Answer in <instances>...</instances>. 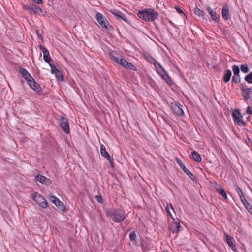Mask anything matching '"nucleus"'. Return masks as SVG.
<instances>
[{
  "instance_id": "aec40b11",
  "label": "nucleus",
  "mask_w": 252,
  "mask_h": 252,
  "mask_svg": "<svg viewBox=\"0 0 252 252\" xmlns=\"http://www.w3.org/2000/svg\"><path fill=\"white\" fill-rule=\"evenodd\" d=\"M100 154L101 155L104 157L106 159V158H109V157L110 156L109 154V153H108V152H107L106 151V149H105V147L104 145L103 144H101L100 145Z\"/></svg>"
},
{
  "instance_id": "f3484780",
  "label": "nucleus",
  "mask_w": 252,
  "mask_h": 252,
  "mask_svg": "<svg viewBox=\"0 0 252 252\" xmlns=\"http://www.w3.org/2000/svg\"><path fill=\"white\" fill-rule=\"evenodd\" d=\"M233 120L235 123H237L239 126H244L246 125L245 122L243 120L242 116L238 117H236L235 115H233Z\"/></svg>"
},
{
  "instance_id": "ea45409f",
  "label": "nucleus",
  "mask_w": 252,
  "mask_h": 252,
  "mask_svg": "<svg viewBox=\"0 0 252 252\" xmlns=\"http://www.w3.org/2000/svg\"><path fill=\"white\" fill-rule=\"evenodd\" d=\"M174 8L176 9V10L177 11V12L178 13L182 14L184 17H186V15H185V14L184 13L183 10L179 7L176 6L174 7Z\"/></svg>"
},
{
  "instance_id": "c756f323",
  "label": "nucleus",
  "mask_w": 252,
  "mask_h": 252,
  "mask_svg": "<svg viewBox=\"0 0 252 252\" xmlns=\"http://www.w3.org/2000/svg\"><path fill=\"white\" fill-rule=\"evenodd\" d=\"M232 68L233 71L234 75H240V68L238 66L233 65L232 67Z\"/></svg>"
},
{
  "instance_id": "473e14b6",
  "label": "nucleus",
  "mask_w": 252,
  "mask_h": 252,
  "mask_svg": "<svg viewBox=\"0 0 252 252\" xmlns=\"http://www.w3.org/2000/svg\"><path fill=\"white\" fill-rule=\"evenodd\" d=\"M241 81L240 75H234L232 77V82L236 84L239 83Z\"/></svg>"
},
{
  "instance_id": "39448f33",
  "label": "nucleus",
  "mask_w": 252,
  "mask_h": 252,
  "mask_svg": "<svg viewBox=\"0 0 252 252\" xmlns=\"http://www.w3.org/2000/svg\"><path fill=\"white\" fill-rule=\"evenodd\" d=\"M95 19L102 28L107 29L108 22L102 14L97 13L95 15Z\"/></svg>"
},
{
  "instance_id": "de8ad7c7",
  "label": "nucleus",
  "mask_w": 252,
  "mask_h": 252,
  "mask_svg": "<svg viewBox=\"0 0 252 252\" xmlns=\"http://www.w3.org/2000/svg\"><path fill=\"white\" fill-rule=\"evenodd\" d=\"M36 33L37 34V35L39 36V31L38 30H36Z\"/></svg>"
},
{
  "instance_id": "423d86ee",
  "label": "nucleus",
  "mask_w": 252,
  "mask_h": 252,
  "mask_svg": "<svg viewBox=\"0 0 252 252\" xmlns=\"http://www.w3.org/2000/svg\"><path fill=\"white\" fill-rule=\"evenodd\" d=\"M60 125L61 128L65 133L68 134L69 133V124L68 123V120L65 117L63 116L61 117Z\"/></svg>"
},
{
  "instance_id": "6e6552de",
  "label": "nucleus",
  "mask_w": 252,
  "mask_h": 252,
  "mask_svg": "<svg viewBox=\"0 0 252 252\" xmlns=\"http://www.w3.org/2000/svg\"><path fill=\"white\" fill-rule=\"evenodd\" d=\"M119 61L120 62H119L118 64L122 65L125 68L133 71L137 70L136 67L134 65L126 61L123 57H122L121 59Z\"/></svg>"
},
{
  "instance_id": "4c0bfd02",
  "label": "nucleus",
  "mask_w": 252,
  "mask_h": 252,
  "mask_svg": "<svg viewBox=\"0 0 252 252\" xmlns=\"http://www.w3.org/2000/svg\"><path fill=\"white\" fill-rule=\"evenodd\" d=\"M249 212L252 215V205L249 203H247V204L244 206Z\"/></svg>"
},
{
  "instance_id": "cd10ccee",
  "label": "nucleus",
  "mask_w": 252,
  "mask_h": 252,
  "mask_svg": "<svg viewBox=\"0 0 252 252\" xmlns=\"http://www.w3.org/2000/svg\"><path fill=\"white\" fill-rule=\"evenodd\" d=\"M170 209H171L172 210L173 209V207L172 206V205L171 204L167 203V205H166V207L165 208L166 211L168 213V214L170 215V217L172 219H173V216L171 211H170Z\"/></svg>"
},
{
  "instance_id": "0eeeda50",
  "label": "nucleus",
  "mask_w": 252,
  "mask_h": 252,
  "mask_svg": "<svg viewBox=\"0 0 252 252\" xmlns=\"http://www.w3.org/2000/svg\"><path fill=\"white\" fill-rule=\"evenodd\" d=\"M175 160L176 162L178 163L180 167L183 169V170L190 178V179L194 181L195 180V177L194 175L191 173L185 166L184 164L182 162L181 160L178 158H176Z\"/></svg>"
},
{
  "instance_id": "a19ab883",
  "label": "nucleus",
  "mask_w": 252,
  "mask_h": 252,
  "mask_svg": "<svg viewBox=\"0 0 252 252\" xmlns=\"http://www.w3.org/2000/svg\"><path fill=\"white\" fill-rule=\"evenodd\" d=\"M106 159L108 160V161H109V163H110V165L111 167L112 168H114V162H113V158H111V157L110 156V157H109V158H106Z\"/></svg>"
},
{
  "instance_id": "ddd939ff",
  "label": "nucleus",
  "mask_w": 252,
  "mask_h": 252,
  "mask_svg": "<svg viewBox=\"0 0 252 252\" xmlns=\"http://www.w3.org/2000/svg\"><path fill=\"white\" fill-rule=\"evenodd\" d=\"M221 14L222 18L225 20H227L231 18V16L229 13V10L228 5H225L223 6L222 8Z\"/></svg>"
},
{
  "instance_id": "f03ea898",
  "label": "nucleus",
  "mask_w": 252,
  "mask_h": 252,
  "mask_svg": "<svg viewBox=\"0 0 252 252\" xmlns=\"http://www.w3.org/2000/svg\"><path fill=\"white\" fill-rule=\"evenodd\" d=\"M138 16L146 21H153L158 17V13L152 9L139 11Z\"/></svg>"
},
{
  "instance_id": "5701e85b",
  "label": "nucleus",
  "mask_w": 252,
  "mask_h": 252,
  "mask_svg": "<svg viewBox=\"0 0 252 252\" xmlns=\"http://www.w3.org/2000/svg\"><path fill=\"white\" fill-rule=\"evenodd\" d=\"M50 200L56 206H60L63 204V203L58 198L54 196L50 197Z\"/></svg>"
},
{
  "instance_id": "4be33fe9",
  "label": "nucleus",
  "mask_w": 252,
  "mask_h": 252,
  "mask_svg": "<svg viewBox=\"0 0 252 252\" xmlns=\"http://www.w3.org/2000/svg\"><path fill=\"white\" fill-rule=\"evenodd\" d=\"M231 76H232V72L230 70V69H227L225 74H224V75L223 77V81L225 82V83H227L228 82L230 79H231Z\"/></svg>"
},
{
  "instance_id": "393cba45",
  "label": "nucleus",
  "mask_w": 252,
  "mask_h": 252,
  "mask_svg": "<svg viewBox=\"0 0 252 252\" xmlns=\"http://www.w3.org/2000/svg\"><path fill=\"white\" fill-rule=\"evenodd\" d=\"M31 8L32 9V12H33L35 14H40L42 13V9L38 5L33 4Z\"/></svg>"
},
{
  "instance_id": "2eb2a0df",
  "label": "nucleus",
  "mask_w": 252,
  "mask_h": 252,
  "mask_svg": "<svg viewBox=\"0 0 252 252\" xmlns=\"http://www.w3.org/2000/svg\"><path fill=\"white\" fill-rule=\"evenodd\" d=\"M109 55L110 59L118 64L122 57L121 55L114 51L110 52Z\"/></svg>"
},
{
  "instance_id": "1a4fd4ad",
  "label": "nucleus",
  "mask_w": 252,
  "mask_h": 252,
  "mask_svg": "<svg viewBox=\"0 0 252 252\" xmlns=\"http://www.w3.org/2000/svg\"><path fill=\"white\" fill-rule=\"evenodd\" d=\"M240 87L242 91V95L245 100L247 101L250 99V94H251L249 88L247 86L244 85L243 84L240 85Z\"/></svg>"
},
{
  "instance_id": "dca6fc26",
  "label": "nucleus",
  "mask_w": 252,
  "mask_h": 252,
  "mask_svg": "<svg viewBox=\"0 0 252 252\" xmlns=\"http://www.w3.org/2000/svg\"><path fill=\"white\" fill-rule=\"evenodd\" d=\"M35 179L42 184L48 185L50 183V181L47 178L41 175H37L35 176Z\"/></svg>"
},
{
  "instance_id": "f8f14e48",
  "label": "nucleus",
  "mask_w": 252,
  "mask_h": 252,
  "mask_svg": "<svg viewBox=\"0 0 252 252\" xmlns=\"http://www.w3.org/2000/svg\"><path fill=\"white\" fill-rule=\"evenodd\" d=\"M206 10L211 16L212 20L216 22H218L220 19V16L217 14L216 11H214L210 6L206 7Z\"/></svg>"
},
{
  "instance_id": "f704fd0d",
  "label": "nucleus",
  "mask_w": 252,
  "mask_h": 252,
  "mask_svg": "<svg viewBox=\"0 0 252 252\" xmlns=\"http://www.w3.org/2000/svg\"><path fill=\"white\" fill-rule=\"evenodd\" d=\"M55 76L59 80H61V81H63V74L62 73V72L61 71H60L59 70L55 73Z\"/></svg>"
},
{
  "instance_id": "7ed1b4c3",
  "label": "nucleus",
  "mask_w": 252,
  "mask_h": 252,
  "mask_svg": "<svg viewBox=\"0 0 252 252\" xmlns=\"http://www.w3.org/2000/svg\"><path fill=\"white\" fill-rule=\"evenodd\" d=\"M152 63L156 68L158 73L164 79L168 84H170L172 81L169 76L166 73L165 70L161 65L154 59H152Z\"/></svg>"
},
{
  "instance_id": "c9c22d12",
  "label": "nucleus",
  "mask_w": 252,
  "mask_h": 252,
  "mask_svg": "<svg viewBox=\"0 0 252 252\" xmlns=\"http://www.w3.org/2000/svg\"><path fill=\"white\" fill-rule=\"evenodd\" d=\"M129 239L131 241H135L136 239V234L135 231H132L130 233Z\"/></svg>"
},
{
  "instance_id": "9b49d317",
  "label": "nucleus",
  "mask_w": 252,
  "mask_h": 252,
  "mask_svg": "<svg viewBox=\"0 0 252 252\" xmlns=\"http://www.w3.org/2000/svg\"><path fill=\"white\" fill-rule=\"evenodd\" d=\"M174 114L179 116H182L184 115L183 106L179 103H174Z\"/></svg>"
},
{
  "instance_id": "f257e3e1",
  "label": "nucleus",
  "mask_w": 252,
  "mask_h": 252,
  "mask_svg": "<svg viewBox=\"0 0 252 252\" xmlns=\"http://www.w3.org/2000/svg\"><path fill=\"white\" fill-rule=\"evenodd\" d=\"M106 214L117 223L121 222L126 218L125 211L120 209H107L106 211Z\"/></svg>"
},
{
  "instance_id": "a18cd8bd",
  "label": "nucleus",
  "mask_w": 252,
  "mask_h": 252,
  "mask_svg": "<svg viewBox=\"0 0 252 252\" xmlns=\"http://www.w3.org/2000/svg\"><path fill=\"white\" fill-rule=\"evenodd\" d=\"M246 113L248 114H252V108H251L250 106H248L246 110Z\"/></svg>"
},
{
  "instance_id": "20e7f679",
  "label": "nucleus",
  "mask_w": 252,
  "mask_h": 252,
  "mask_svg": "<svg viewBox=\"0 0 252 252\" xmlns=\"http://www.w3.org/2000/svg\"><path fill=\"white\" fill-rule=\"evenodd\" d=\"M33 200L41 208L45 209L48 206V203L46 200L38 192H35L32 195Z\"/></svg>"
},
{
  "instance_id": "72a5a7b5",
  "label": "nucleus",
  "mask_w": 252,
  "mask_h": 252,
  "mask_svg": "<svg viewBox=\"0 0 252 252\" xmlns=\"http://www.w3.org/2000/svg\"><path fill=\"white\" fill-rule=\"evenodd\" d=\"M235 190L240 198H241V197L245 196L243 192L242 191V189L240 187H237Z\"/></svg>"
},
{
  "instance_id": "412c9836",
  "label": "nucleus",
  "mask_w": 252,
  "mask_h": 252,
  "mask_svg": "<svg viewBox=\"0 0 252 252\" xmlns=\"http://www.w3.org/2000/svg\"><path fill=\"white\" fill-rule=\"evenodd\" d=\"M225 235L226 236V242L228 245V246L234 251L235 250V246L233 244V238H232L229 235L225 234Z\"/></svg>"
},
{
  "instance_id": "b1692460",
  "label": "nucleus",
  "mask_w": 252,
  "mask_h": 252,
  "mask_svg": "<svg viewBox=\"0 0 252 252\" xmlns=\"http://www.w3.org/2000/svg\"><path fill=\"white\" fill-rule=\"evenodd\" d=\"M191 155L192 156V157H193L194 160L195 161H196L197 162H201L202 158H201L200 154L198 152L194 151L192 152Z\"/></svg>"
},
{
  "instance_id": "58836bf2",
  "label": "nucleus",
  "mask_w": 252,
  "mask_h": 252,
  "mask_svg": "<svg viewBox=\"0 0 252 252\" xmlns=\"http://www.w3.org/2000/svg\"><path fill=\"white\" fill-rule=\"evenodd\" d=\"M233 115H235L236 117H240L242 116L241 113L240 112V109H235L234 111L232 112V117H233Z\"/></svg>"
},
{
  "instance_id": "79ce46f5",
  "label": "nucleus",
  "mask_w": 252,
  "mask_h": 252,
  "mask_svg": "<svg viewBox=\"0 0 252 252\" xmlns=\"http://www.w3.org/2000/svg\"><path fill=\"white\" fill-rule=\"evenodd\" d=\"M32 5H24V9L26 10L29 11L30 12H32Z\"/></svg>"
},
{
  "instance_id": "49530a36",
  "label": "nucleus",
  "mask_w": 252,
  "mask_h": 252,
  "mask_svg": "<svg viewBox=\"0 0 252 252\" xmlns=\"http://www.w3.org/2000/svg\"><path fill=\"white\" fill-rule=\"evenodd\" d=\"M40 49L42 51L43 53H45V52H46L48 51L45 47H44L41 45H40Z\"/></svg>"
},
{
  "instance_id": "8fccbe9b",
  "label": "nucleus",
  "mask_w": 252,
  "mask_h": 252,
  "mask_svg": "<svg viewBox=\"0 0 252 252\" xmlns=\"http://www.w3.org/2000/svg\"><path fill=\"white\" fill-rule=\"evenodd\" d=\"M142 248L143 249H144L143 246L142 245Z\"/></svg>"
},
{
  "instance_id": "c85d7f7f",
  "label": "nucleus",
  "mask_w": 252,
  "mask_h": 252,
  "mask_svg": "<svg viewBox=\"0 0 252 252\" xmlns=\"http://www.w3.org/2000/svg\"><path fill=\"white\" fill-rule=\"evenodd\" d=\"M242 72L247 73L249 71V67L247 64H242L240 66Z\"/></svg>"
},
{
  "instance_id": "4468645a",
  "label": "nucleus",
  "mask_w": 252,
  "mask_h": 252,
  "mask_svg": "<svg viewBox=\"0 0 252 252\" xmlns=\"http://www.w3.org/2000/svg\"><path fill=\"white\" fill-rule=\"evenodd\" d=\"M19 71L22 77L25 79V80H26L27 82H28L30 79H32V77L25 68L20 67L19 68Z\"/></svg>"
},
{
  "instance_id": "6ab92c4d",
  "label": "nucleus",
  "mask_w": 252,
  "mask_h": 252,
  "mask_svg": "<svg viewBox=\"0 0 252 252\" xmlns=\"http://www.w3.org/2000/svg\"><path fill=\"white\" fill-rule=\"evenodd\" d=\"M216 191L217 192L221 194L223 198L224 199H227V196L226 192L223 189L221 185H218L217 187L216 188Z\"/></svg>"
},
{
  "instance_id": "bb28decb",
  "label": "nucleus",
  "mask_w": 252,
  "mask_h": 252,
  "mask_svg": "<svg viewBox=\"0 0 252 252\" xmlns=\"http://www.w3.org/2000/svg\"><path fill=\"white\" fill-rule=\"evenodd\" d=\"M43 54V60H44L45 62H46V63H48L49 64L50 61H51V58L50 56L49 52L48 51L46 52H45V53H44Z\"/></svg>"
},
{
  "instance_id": "09e8293b",
  "label": "nucleus",
  "mask_w": 252,
  "mask_h": 252,
  "mask_svg": "<svg viewBox=\"0 0 252 252\" xmlns=\"http://www.w3.org/2000/svg\"><path fill=\"white\" fill-rule=\"evenodd\" d=\"M250 91H251V93H252V88H249Z\"/></svg>"
},
{
  "instance_id": "a211bd4d",
  "label": "nucleus",
  "mask_w": 252,
  "mask_h": 252,
  "mask_svg": "<svg viewBox=\"0 0 252 252\" xmlns=\"http://www.w3.org/2000/svg\"><path fill=\"white\" fill-rule=\"evenodd\" d=\"M112 13L118 18H121L125 22H127L126 17L121 12L115 10Z\"/></svg>"
},
{
  "instance_id": "2f4dec72",
  "label": "nucleus",
  "mask_w": 252,
  "mask_h": 252,
  "mask_svg": "<svg viewBox=\"0 0 252 252\" xmlns=\"http://www.w3.org/2000/svg\"><path fill=\"white\" fill-rule=\"evenodd\" d=\"M179 221V220L178 219H177V220H175L174 219V224H176L177 232L181 231L183 229V227L181 226Z\"/></svg>"
},
{
  "instance_id": "e433bc0d",
  "label": "nucleus",
  "mask_w": 252,
  "mask_h": 252,
  "mask_svg": "<svg viewBox=\"0 0 252 252\" xmlns=\"http://www.w3.org/2000/svg\"><path fill=\"white\" fill-rule=\"evenodd\" d=\"M49 65L51 67V72L52 74H55L59 71L54 65L49 63Z\"/></svg>"
},
{
  "instance_id": "a878e982",
  "label": "nucleus",
  "mask_w": 252,
  "mask_h": 252,
  "mask_svg": "<svg viewBox=\"0 0 252 252\" xmlns=\"http://www.w3.org/2000/svg\"><path fill=\"white\" fill-rule=\"evenodd\" d=\"M194 13L196 15L202 18H204L206 16V13L197 7L194 8Z\"/></svg>"
},
{
  "instance_id": "c03bdc74",
  "label": "nucleus",
  "mask_w": 252,
  "mask_h": 252,
  "mask_svg": "<svg viewBox=\"0 0 252 252\" xmlns=\"http://www.w3.org/2000/svg\"><path fill=\"white\" fill-rule=\"evenodd\" d=\"M95 198L97 200V201L100 203H101L103 201V198L102 196L100 195L95 196Z\"/></svg>"
},
{
  "instance_id": "7c9ffc66",
  "label": "nucleus",
  "mask_w": 252,
  "mask_h": 252,
  "mask_svg": "<svg viewBox=\"0 0 252 252\" xmlns=\"http://www.w3.org/2000/svg\"><path fill=\"white\" fill-rule=\"evenodd\" d=\"M245 80L248 83L252 84V71L245 76Z\"/></svg>"
},
{
  "instance_id": "9d476101",
  "label": "nucleus",
  "mask_w": 252,
  "mask_h": 252,
  "mask_svg": "<svg viewBox=\"0 0 252 252\" xmlns=\"http://www.w3.org/2000/svg\"><path fill=\"white\" fill-rule=\"evenodd\" d=\"M30 87L35 92H39L41 89L40 86L35 81L34 79L29 80L27 82Z\"/></svg>"
},
{
  "instance_id": "37998d69",
  "label": "nucleus",
  "mask_w": 252,
  "mask_h": 252,
  "mask_svg": "<svg viewBox=\"0 0 252 252\" xmlns=\"http://www.w3.org/2000/svg\"><path fill=\"white\" fill-rule=\"evenodd\" d=\"M242 203L245 206L247 204V203H249L247 200L246 199L245 196L241 197V198H240Z\"/></svg>"
}]
</instances>
